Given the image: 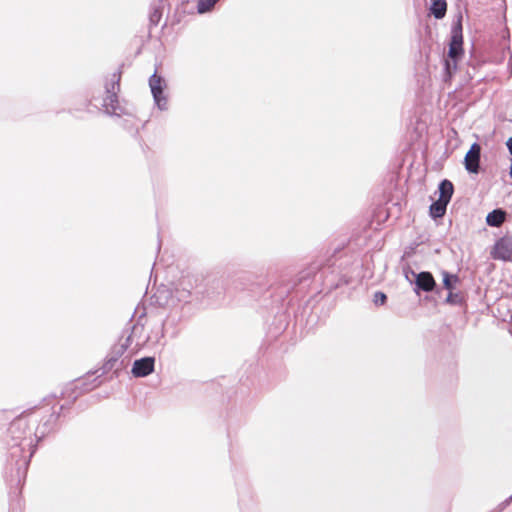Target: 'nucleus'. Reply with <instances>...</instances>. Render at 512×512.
<instances>
[{
  "label": "nucleus",
  "mask_w": 512,
  "mask_h": 512,
  "mask_svg": "<svg viewBox=\"0 0 512 512\" xmlns=\"http://www.w3.org/2000/svg\"><path fill=\"white\" fill-rule=\"evenodd\" d=\"M9 436L11 437L12 447H19L20 451H24L28 448L30 451L29 457H31L35 451L32 445V439H28L27 435H31V430L28 427V423L25 419L20 418L13 421L8 429Z\"/></svg>",
  "instance_id": "obj_1"
},
{
  "label": "nucleus",
  "mask_w": 512,
  "mask_h": 512,
  "mask_svg": "<svg viewBox=\"0 0 512 512\" xmlns=\"http://www.w3.org/2000/svg\"><path fill=\"white\" fill-rule=\"evenodd\" d=\"M149 88L153 97L155 106L160 111H166L169 108V99L166 94L167 81L155 71L149 77Z\"/></svg>",
  "instance_id": "obj_2"
},
{
  "label": "nucleus",
  "mask_w": 512,
  "mask_h": 512,
  "mask_svg": "<svg viewBox=\"0 0 512 512\" xmlns=\"http://www.w3.org/2000/svg\"><path fill=\"white\" fill-rule=\"evenodd\" d=\"M199 280V277L194 275L183 276L172 292L171 300L176 299L178 302L188 303L191 292L198 286Z\"/></svg>",
  "instance_id": "obj_3"
},
{
  "label": "nucleus",
  "mask_w": 512,
  "mask_h": 512,
  "mask_svg": "<svg viewBox=\"0 0 512 512\" xmlns=\"http://www.w3.org/2000/svg\"><path fill=\"white\" fill-rule=\"evenodd\" d=\"M144 331L143 325L135 324L132 326L129 334L126 336L125 340L117 345H115L108 356V359L104 365L105 370H111L115 367L116 362L119 358L124 354L127 348L130 346V341L132 337L137 334V332Z\"/></svg>",
  "instance_id": "obj_4"
},
{
  "label": "nucleus",
  "mask_w": 512,
  "mask_h": 512,
  "mask_svg": "<svg viewBox=\"0 0 512 512\" xmlns=\"http://www.w3.org/2000/svg\"><path fill=\"white\" fill-rule=\"evenodd\" d=\"M120 76L114 73L111 81L106 83V96L103 100V106L108 114L118 115V96L117 93L120 89Z\"/></svg>",
  "instance_id": "obj_5"
},
{
  "label": "nucleus",
  "mask_w": 512,
  "mask_h": 512,
  "mask_svg": "<svg viewBox=\"0 0 512 512\" xmlns=\"http://www.w3.org/2000/svg\"><path fill=\"white\" fill-rule=\"evenodd\" d=\"M463 36L461 20H458L451 30V40L449 44L448 56L452 60H458L463 54Z\"/></svg>",
  "instance_id": "obj_6"
},
{
  "label": "nucleus",
  "mask_w": 512,
  "mask_h": 512,
  "mask_svg": "<svg viewBox=\"0 0 512 512\" xmlns=\"http://www.w3.org/2000/svg\"><path fill=\"white\" fill-rule=\"evenodd\" d=\"M491 257L495 260H512V237L504 236L497 240L491 251Z\"/></svg>",
  "instance_id": "obj_7"
},
{
  "label": "nucleus",
  "mask_w": 512,
  "mask_h": 512,
  "mask_svg": "<svg viewBox=\"0 0 512 512\" xmlns=\"http://www.w3.org/2000/svg\"><path fill=\"white\" fill-rule=\"evenodd\" d=\"M155 358L143 357L134 361L132 366V374L134 377L142 378L150 375L154 371Z\"/></svg>",
  "instance_id": "obj_8"
},
{
  "label": "nucleus",
  "mask_w": 512,
  "mask_h": 512,
  "mask_svg": "<svg viewBox=\"0 0 512 512\" xmlns=\"http://www.w3.org/2000/svg\"><path fill=\"white\" fill-rule=\"evenodd\" d=\"M481 146L478 143H473L466 153L464 158V165L468 172L478 173L480 168Z\"/></svg>",
  "instance_id": "obj_9"
},
{
  "label": "nucleus",
  "mask_w": 512,
  "mask_h": 512,
  "mask_svg": "<svg viewBox=\"0 0 512 512\" xmlns=\"http://www.w3.org/2000/svg\"><path fill=\"white\" fill-rule=\"evenodd\" d=\"M415 277V292L419 293V290L424 292H431L436 286L433 275L430 272L423 271L420 273L411 272Z\"/></svg>",
  "instance_id": "obj_10"
},
{
  "label": "nucleus",
  "mask_w": 512,
  "mask_h": 512,
  "mask_svg": "<svg viewBox=\"0 0 512 512\" xmlns=\"http://www.w3.org/2000/svg\"><path fill=\"white\" fill-rule=\"evenodd\" d=\"M506 219V212L501 209H494L486 216V223L490 227H500Z\"/></svg>",
  "instance_id": "obj_11"
},
{
  "label": "nucleus",
  "mask_w": 512,
  "mask_h": 512,
  "mask_svg": "<svg viewBox=\"0 0 512 512\" xmlns=\"http://www.w3.org/2000/svg\"><path fill=\"white\" fill-rule=\"evenodd\" d=\"M439 198L441 202L449 203L454 192L453 184L450 180L444 179L438 186Z\"/></svg>",
  "instance_id": "obj_12"
},
{
  "label": "nucleus",
  "mask_w": 512,
  "mask_h": 512,
  "mask_svg": "<svg viewBox=\"0 0 512 512\" xmlns=\"http://www.w3.org/2000/svg\"><path fill=\"white\" fill-rule=\"evenodd\" d=\"M181 315L178 313V312H174V311H171L166 320L162 323V326H161V331H160V335L159 337L156 338V342H159L160 338H163L164 337V330L169 328V327H172V328H176L177 325L179 324V322L181 321Z\"/></svg>",
  "instance_id": "obj_13"
},
{
  "label": "nucleus",
  "mask_w": 512,
  "mask_h": 512,
  "mask_svg": "<svg viewBox=\"0 0 512 512\" xmlns=\"http://www.w3.org/2000/svg\"><path fill=\"white\" fill-rule=\"evenodd\" d=\"M430 11L436 19H442L447 10V4L445 0H431Z\"/></svg>",
  "instance_id": "obj_14"
},
{
  "label": "nucleus",
  "mask_w": 512,
  "mask_h": 512,
  "mask_svg": "<svg viewBox=\"0 0 512 512\" xmlns=\"http://www.w3.org/2000/svg\"><path fill=\"white\" fill-rule=\"evenodd\" d=\"M447 205H448V203L441 202L440 199H438L437 201L433 202L431 204V206H430V215H431V217L434 218V219L443 217L445 215V213H446Z\"/></svg>",
  "instance_id": "obj_15"
},
{
  "label": "nucleus",
  "mask_w": 512,
  "mask_h": 512,
  "mask_svg": "<svg viewBox=\"0 0 512 512\" xmlns=\"http://www.w3.org/2000/svg\"><path fill=\"white\" fill-rule=\"evenodd\" d=\"M219 0H198L197 1V12L204 14L211 11Z\"/></svg>",
  "instance_id": "obj_16"
},
{
  "label": "nucleus",
  "mask_w": 512,
  "mask_h": 512,
  "mask_svg": "<svg viewBox=\"0 0 512 512\" xmlns=\"http://www.w3.org/2000/svg\"><path fill=\"white\" fill-rule=\"evenodd\" d=\"M459 281L457 275L450 274L448 272H443V285L444 287L452 291L454 288V284Z\"/></svg>",
  "instance_id": "obj_17"
},
{
  "label": "nucleus",
  "mask_w": 512,
  "mask_h": 512,
  "mask_svg": "<svg viewBox=\"0 0 512 512\" xmlns=\"http://www.w3.org/2000/svg\"><path fill=\"white\" fill-rule=\"evenodd\" d=\"M457 69V60H445V63H444V70H445V78L444 80L445 81H448L452 74L456 71Z\"/></svg>",
  "instance_id": "obj_18"
},
{
  "label": "nucleus",
  "mask_w": 512,
  "mask_h": 512,
  "mask_svg": "<svg viewBox=\"0 0 512 512\" xmlns=\"http://www.w3.org/2000/svg\"><path fill=\"white\" fill-rule=\"evenodd\" d=\"M142 333H143V331L142 332H137V334L132 337V340L130 341V345L135 343V348L138 349V348L142 347L146 343V341L148 340V338H142L141 337Z\"/></svg>",
  "instance_id": "obj_19"
},
{
  "label": "nucleus",
  "mask_w": 512,
  "mask_h": 512,
  "mask_svg": "<svg viewBox=\"0 0 512 512\" xmlns=\"http://www.w3.org/2000/svg\"><path fill=\"white\" fill-rule=\"evenodd\" d=\"M160 18H161V12L159 11V9L155 8L153 10V12L150 14V21L157 25L158 22L160 21Z\"/></svg>",
  "instance_id": "obj_20"
},
{
  "label": "nucleus",
  "mask_w": 512,
  "mask_h": 512,
  "mask_svg": "<svg viewBox=\"0 0 512 512\" xmlns=\"http://www.w3.org/2000/svg\"><path fill=\"white\" fill-rule=\"evenodd\" d=\"M386 299H387L386 295L382 292H376L374 295V302L376 304H384Z\"/></svg>",
  "instance_id": "obj_21"
},
{
  "label": "nucleus",
  "mask_w": 512,
  "mask_h": 512,
  "mask_svg": "<svg viewBox=\"0 0 512 512\" xmlns=\"http://www.w3.org/2000/svg\"><path fill=\"white\" fill-rule=\"evenodd\" d=\"M457 299H458V294H453L451 291L450 293L448 294L447 298H446V302L447 303H451V304H454L457 302Z\"/></svg>",
  "instance_id": "obj_22"
},
{
  "label": "nucleus",
  "mask_w": 512,
  "mask_h": 512,
  "mask_svg": "<svg viewBox=\"0 0 512 512\" xmlns=\"http://www.w3.org/2000/svg\"><path fill=\"white\" fill-rule=\"evenodd\" d=\"M512 501V495L506 499L503 503H501L500 505V510L504 509L506 506H508L510 504V502Z\"/></svg>",
  "instance_id": "obj_23"
},
{
  "label": "nucleus",
  "mask_w": 512,
  "mask_h": 512,
  "mask_svg": "<svg viewBox=\"0 0 512 512\" xmlns=\"http://www.w3.org/2000/svg\"><path fill=\"white\" fill-rule=\"evenodd\" d=\"M506 145H507V148L510 152V154L512 155V137H510L507 142H506Z\"/></svg>",
  "instance_id": "obj_24"
}]
</instances>
